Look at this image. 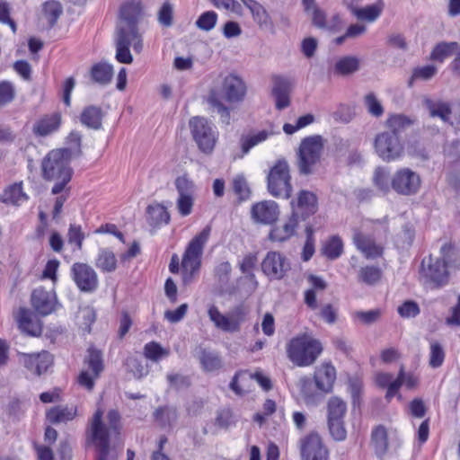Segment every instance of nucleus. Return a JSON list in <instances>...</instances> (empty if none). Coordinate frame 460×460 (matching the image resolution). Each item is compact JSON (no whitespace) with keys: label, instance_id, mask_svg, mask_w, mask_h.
<instances>
[{"label":"nucleus","instance_id":"nucleus-53","mask_svg":"<svg viewBox=\"0 0 460 460\" xmlns=\"http://www.w3.org/2000/svg\"><path fill=\"white\" fill-rule=\"evenodd\" d=\"M343 252V243L340 237H331L323 247V253L330 260H336Z\"/></svg>","mask_w":460,"mask_h":460},{"label":"nucleus","instance_id":"nucleus-42","mask_svg":"<svg viewBox=\"0 0 460 460\" xmlns=\"http://www.w3.org/2000/svg\"><path fill=\"white\" fill-rule=\"evenodd\" d=\"M272 134V131L264 129L243 136L241 138V147L243 154H247L252 147L266 141Z\"/></svg>","mask_w":460,"mask_h":460},{"label":"nucleus","instance_id":"nucleus-52","mask_svg":"<svg viewBox=\"0 0 460 460\" xmlns=\"http://www.w3.org/2000/svg\"><path fill=\"white\" fill-rule=\"evenodd\" d=\"M144 354L146 358L157 362L162 358H167L170 354V349L162 347L155 341H151L145 345Z\"/></svg>","mask_w":460,"mask_h":460},{"label":"nucleus","instance_id":"nucleus-1","mask_svg":"<svg viewBox=\"0 0 460 460\" xmlns=\"http://www.w3.org/2000/svg\"><path fill=\"white\" fill-rule=\"evenodd\" d=\"M107 423L103 420V411L98 408L89 421L88 438L97 451L96 460H113L111 438L119 434L120 415L118 411L111 410L107 413Z\"/></svg>","mask_w":460,"mask_h":460},{"label":"nucleus","instance_id":"nucleus-24","mask_svg":"<svg viewBox=\"0 0 460 460\" xmlns=\"http://www.w3.org/2000/svg\"><path fill=\"white\" fill-rule=\"evenodd\" d=\"M143 16L142 6L138 2H128L120 8L119 21L117 27L137 26Z\"/></svg>","mask_w":460,"mask_h":460},{"label":"nucleus","instance_id":"nucleus-14","mask_svg":"<svg viewBox=\"0 0 460 460\" xmlns=\"http://www.w3.org/2000/svg\"><path fill=\"white\" fill-rule=\"evenodd\" d=\"M421 186V179L418 172L410 168L398 169L391 179V187L398 194L411 196L419 192Z\"/></svg>","mask_w":460,"mask_h":460},{"label":"nucleus","instance_id":"nucleus-48","mask_svg":"<svg viewBox=\"0 0 460 460\" xmlns=\"http://www.w3.org/2000/svg\"><path fill=\"white\" fill-rule=\"evenodd\" d=\"M372 444L378 456L385 454L388 448V432L384 426H377L372 431Z\"/></svg>","mask_w":460,"mask_h":460},{"label":"nucleus","instance_id":"nucleus-15","mask_svg":"<svg viewBox=\"0 0 460 460\" xmlns=\"http://www.w3.org/2000/svg\"><path fill=\"white\" fill-rule=\"evenodd\" d=\"M262 272L270 280H280L290 270L288 258L279 252H268L261 264Z\"/></svg>","mask_w":460,"mask_h":460},{"label":"nucleus","instance_id":"nucleus-61","mask_svg":"<svg viewBox=\"0 0 460 460\" xmlns=\"http://www.w3.org/2000/svg\"><path fill=\"white\" fill-rule=\"evenodd\" d=\"M233 189L240 199L245 200L250 197V188L243 175H237L233 180Z\"/></svg>","mask_w":460,"mask_h":460},{"label":"nucleus","instance_id":"nucleus-31","mask_svg":"<svg viewBox=\"0 0 460 460\" xmlns=\"http://www.w3.org/2000/svg\"><path fill=\"white\" fill-rule=\"evenodd\" d=\"M385 4L383 0H377L375 4L365 7H351V13L361 21L375 22L382 13Z\"/></svg>","mask_w":460,"mask_h":460},{"label":"nucleus","instance_id":"nucleus-10","mask_svg":"<svg viewBox=\"0 0 460 460\" xmlns=\"http://www.w3.org/2000/svg\"><path fill=\"white\" fill-rule=\"evenodd\" d=\"M323 149V139L321 136H310L304 138L298 150V166L300 172L309 174L313 167L319 162Z\"/></svg>","mask_w":460,"mask_h":460},{"label":"nucleus","instance_id":"nucleus-45","mask_svg":"<svg viewBox=\"0 0 460 460\" xmlns=\"http://www.w3.org/2000/svg\"><path fill=\"white\" fill-rule=\"evenodd\" d=\"M95 319V311L90 305L79 307L75 315L76 324L86 332H90L91 325L94 323Z\"/></svg>","mask_w":460,"mask_h":460},{"label":"nucleus","instance_id":"nucleus-56","mask_svg":"<svg viewBox=\"0 0 460 460\" xmlns=\"http://www.w3.org/2000/svg\"><path fill=\"white\" fill-rule=\"evenodd\" d=\"M364 105L373 117L379 118L384 114V107L374 93H369L364 97Z\"/></svg>","mask_w":460,"mask_h":460},{"label":"nucleus","instance_id":"nucleus-44","mask_svg":"<svg viewBox=\"0 0 460 460\" xmlns=\"http://www.w3.org/2000/svg\"><path fill=\"white\" fill-rule=\"evenodd\" d=\"M60 125V115L56 113L43 118L34 126V133L39 136H47L56 131Z\"/></svg>","mask_w":460,"mask_h":460},{"label":"nucleus","instance_id":"nucleus-11","mask_svg":"<svg viewBox=\"0 0 460 460\" xmlns=\"http://www.w3.org/2000/svg\"><path fill=\"white\" fill-rule=\"evenodd\" d=\"M268 190L276 198L288 199L291 197L289 167L286 161H278L270 169L268 175Z\"/></svg>","mask_w":460,"mask_h":460},{"label":"nucleus","instance_id":"nucleus-43","mask_svg":"<svg viewBox=\"0 0 460 460\" xmlns=\"http://www.w3.org/2000/svg\"><path fill=\"white\" fill-rule=\"evenodd\" d=\"M459 47H460V45L456 41H452V42L443 41V42L438 43L434 47V49L430 54V58L435 61L443 62L448 57L455 55L456 52L457 51V49H459Z\"/></svg>","mask_w":460,"mask_h":460},{"label":"nucleus","instance_id":"nucleus-38","mask_svg":"<svg viewBox=\"0 0 460 460\" xmlns=\"http://www.w3.org/2000/svg\"><path fill=\"white\" fill-rule=\"evenodd\" d=\"M253 375L247 372H239L234 375L230 388L238 395H243L252 390Z\"/></svg>","mask_w":460,"mask_h":460},{"label":"nucleus","instance_id":"nucleus-37","mask_svg":"<svg viewBox=\"0 0 460 460\" xmlns=\"http://www.w3.org/2000/svg\"><path fill=\"white\" fill-rule=\"evenodd\" d=\"M28 199L23 192L22 183H15L4 190L1 195V200L5 204L20 206Z\"/></svg>","mask_w":460,"mask_h":460},{"label":"nucleus","instance_id":"nucleus-58","mask_svg":"<svg viewBox=\"0 0 460 460\" xmlns=\"http://www.w3.org/2000/svg\"><path fill=\"white\" fill-rule=\"evenodd\" d=\"M81 134L77 131H73L67 137L68 146L59 150H69V156L71 158L77 157L81 155Z\"/></svg>","mask_w":460,"mask_h":460},{"label":"nucleus","instance_id":"nucleus-62","mask_svg":"<svg viewBox=\"0 0 460 460\" xmlns=\"http://www.w3.org/2000/svg\"><path fill=\"white\" fill-rule=\"evenodd\" d=\"M381 315L378 309L369 311H357L353 314V318L363 324H371L376 323Z\"/></svg>","mask_w":460,"mask_h":460},{"label":"nucleus","instance_id":"nucleus-29","mask_svg":"<svg viewBox=\"0 0 460 460\" xmlns=\"http://www.w3.org/2000/svg\"><path fill=\"white\" fill-rule=\"evenodd\" d=\"M289 81L284 77L276 76L274 78L272 95L275 98L277 109L282 110L289 105Z\"/></svg>","mask_w":460,"mask_h":460},{"label":"nucleus","instance_id":"nucleus-35","mask_svg":"<svg viewBox=\"0 0 460 460\" xmlns=\"http://www.w3.org/2000/svg\"><path fill=\"white\" fill-rule=\"evenodd\" d=\"M154 419L162 428H172L178 420V412L172 406H162L154 411Z\"/></svg>","mask_w":460,"mask_h":460},{"label":"nucleus","instance_id":"nucleus-8","mask_svg":"<svg viewBox=\"0 0 460 460\" xmlns=\"http://www.w3.org/2000/svg\"><path fill=\"white\" fill-rule=\"evenodd\" d=\"M250 311L247 305L240 304L225 315L213 305L208 309V316L218 329L226 332H236L240 331L241 324L247 320Z\"/></svg>","mask_w":460,"mask_h":460},{"label":"nucleus","instance_id":"nucleus-36","mask_svg":"<svg viewBox=\"0 0 460 460\" xmlns=\"http://www.w3.org/2000/svg\"><path fill=\"white\" fill-rule=\"evenodd\" d=\"M75 406H56L47 412V419L51 423H61L72 420L76 416Z\"/></svg>","mask_w":460,"mask_h":460},{"label":"nucleus","instance_id":"nucleus-39","mask_svg":"<svg viewBox=\"0 0 460 460\" xmlns=\"http://www.w3.org/2000/svg\"><path fill=\"white\" fill-rule=\"evenodd\" d=\"M243 4L250 10L254 22L260 26L264 27L270 23V18L266 9L255 0H241Z\"/></svg>","mask_w":460,"mask_h":460},{"label":"nucleus","instance_id":"nucleus-9","mask_svg":"<svg viewBox=\"0 0 460 460\" xmlns=\"http://www.w3.org/2000/svg\"><path fill=\"white\" fill-rule=\"evenodd\" d=\"M192 137L204 154H211L217 141L218 133L215 125L204 117H194L190 120Z\"/></svg>","mask_w":460,"mask_h":460},{"label":"nucleus","instance_id":"nucleus-18","mask_svg":"<svg viewBox=\"0 0 460 460\" xmlns=\"http://www.w3.org/2000/svg\"><path fill=\"white\" fill-rule=\"evenodd\" d=\"M175 187L178 192L177 209L182 217H187L192 212L194 205V184L186 177H178Z\"/></svg>","mask_w":460,"mask_h":460},{"label":"nucleus","instance_id":"nucleus-41","mask_svg":"<svg viewBox=\"0 0 460 460\" xmlns=\"http://www.w3.org/2000/svg\"><path fill=\"white\" fill-rule=\"evenodd\" d=\"M95 266L102 272H113L117 268V259L113 252L100 249L95 260Z\"/></svg>","mask_w":460,"mask_h":460},{"label":"nucleus","instance_id":"nucleus-23","mask_svg":"<svg viewBox=\"0 0 460 460\" xmlns=\"http://www.w3.org/2000/svg\"><path fill=\"white\" fill-rule=\"evenodd\" d=\"M300 219L296 214H291L283 224L275 226L270 229L269 239L271 242L283 243L289 240L296 233Z\"/></svg>","mask_w":460,"mask_h":460},{"label":"nucleus","instance_id":"nucleus-63","mask_svg":"<svg viewBox=\"0 0 460 460\" xmlns=\"http://www.w3.org/2000/svg\"><path fill=\"white\" fill-rule=\"evenodd\" d=\"M15 96L13 84L7 81L0 82V106L10 103Z\"/></svg>","mask_w":460,"mask_h":460},{"label":"nucleus","instance_id":"nucleus-40","mask_svg":"<svg viewBox=\"0 0 460 460\" xmlns=\"http://www.w3.org/2000/svg\"><path fill=\"white\" fill-rule=\"evenodd\" d=\"M102 111L97 106L86 107L81 114V122L93 129H99L102 126Z\"/></svg>","mask_w":460,"mask_h":460},{"label":"nucleus","instance_id":"nucleus-54","mask_svg":"<svg viewBox=\"0 0 460 460\" xmlns=\"http://www.w3.org/2000/svg\"><path fill=\"white\" fill-rule=\"evenodd\" d=\"M391 179L392 177L389 176V172L386 169L378 167L375 170L373 181L378 190L385 193L388 192L392 189Z\"/></svg>","mask_w":460,"mask_h":460},{"label":"nucleus","instance_id":"nucleus-47","mask_svg":"<svg viewBox=\"0 0 460 460\" xmlns=\"http://www.w3.org/2000/svg\"><path fill=\"white\" fill-rule=\"evenodd\" d=\"M347 412V405L344 401L338 397H332L327 404V420H344Z\"/></svg>","mask_w":460,"mask_h":460},{"label":"nucleus","instance_id":"nucleus-51","mask_svg":"<svg viewBox=\"0 0 460 460\" xmlns=\"http://www.w3.org/2000/svg\"><path fill=\"white\" fill-rule=\"evenodd\" d=\"M113 75V66L107 63H99L93 66L92 76L97 83L108 84Z\"/></svg>","mask_w":460,"mask_h":460},{"label":"nucleus","instance_id":"nucleus-3","mask_svg":"<svg viewBox=\"0 0 460 460\" xmlns=\"http://www.w3.org/2000/svg\"><path fill=\"white\" fill-rule=\"evenodd\" d=\"M71 160L69 150L58 149L50 151L43 159L42 172L44 179L55 181L52 188L53 194L61 193L71 181L73 174V170L70 167Z\"/></svg>","mask_w":460,"mask_h":460},{"label":"nucleus","instance_id":"nucleus-30","mask_svg":"<svg viewBox=\"0 0 460 460\" xmlns=\"http://www.w3.org/2000/svg\"><path fill=\"white\" fill-rule=\"evenodd\" d=\"M418 384V376L411 373H405L404 370L401 368L397 378L393 381L389 391H386L385 398L390 401L398 393L402 385H404L407 389H414Z\"/></svg>","mask_w":460,"mask_h":460},{"label":"nucleus","instance_id":"nucleus-49","mask_svg":"<svg viewBox=\"0 0 460 460\" xmlns=\"http://www.w3.org/2000/svg\"><path fill=\"white\" fill-rule=\"evenodd\" d=\"M412 124V120L403 114H391L386 119L385 125L389 130L386 132L400 133Z\"/></svg>","mask_w":460,"mask_h":460},{"label":"nucleus","instance_id":"nucleus-21","mask_svg":"<svg viewBox=\"0 0 460 460\" xmlns=\"http://www.w3.org/2000/svg\"><path fill=\"white\" fill-rule=\"evenodd\" d=\"M31 305L37 313L41 315H48L56 310V295L53 291L38 288L32 292Z\"/></svg>","mask_w":460,"mask_h":460},{"label":"nucleus","instance_id":"nucleus-6","mask_svg":"<svg viewBox=\"0 0 460 460\" xmlns=\"http://www.w3.org/2000/svg\"><path fill=\"white\" fill-rule=\"evenodd\" d=\"M211 227L207 226L199 234L189 243L181 261L183 270V281L185 284L191 281L193 275L199 270L205 244L208 243Z\"/></svg>","mask_w":460,"mask_h":460},{"label":"nucleus","instance_id":"nucleus-64","mask_svg":"<svg viewBox=\"0 0 460 460\" xmlns=\"http://www.w3.org/2000/svg\"><path fill=\"white\" fill-rule=\"evenodd\" d=\"M328 427L332 437L337 441H342L347 437L344 420H328Z\"/></svg>","mask_w":460,"mask_h":460},{"label":"nucleus","instance_id":"nucleus-59","mask_svg":"<svg viewBox=\"0 0 460 460\" xmlns=\"http://www.w3.org/2000/svg\"><path fill=\"white\" fill-rule=\"evenodd\" d=\"M445 359V352L442 346L437 342L432 341L430 343V352H429V365L436 368L440 367Z\"/></svg>","mask_w":460,"mask_h":460},{"label":"nucleus","instance_id":"nucleus-27","mask_svg":"<svg viewBox=\"0 0 460 460\" xmlns=\"http://www.w3.org/2000/svg\"><path fill=\"white\" fill-rule=\"evenodd\" d=\"M336 380L335 367L329 364H322L315 371L314 381L318 389L323 392L328 393L332 389L333 384Z\"/></svg>","mask_w":460,"mask_h":460},{"label":"nucleus","instance_id":"nucleus-12","mask_svg":"<svg viewBox=\"0 0 460 460\" xmlns=\"http://www.w3.org/2000/svg\"><path fill=\"white\" fill-rule=\"evenodd\" d=\"M420 278L431 288H440L448 282L449 272L440 258L423 259L420 268Z\"/></svg>","mask_w":460,"mask_h":460},{"label":"nucleus","instance_id":"nucleus-4","mask_svg":"<svg viewBox=\"0 0 460 460\" xmlns=\"http://www.w3.org/2000/svg\"><path fill=\"white\" fill-rule=\"evenodd\" d=\"M288 359L297 367H308L314 363L323 351L321 342L308 333L293 337L286 345Z\"/></svg>","mask_w":460,"mask_h":460},{"label":"nucleus","instance_id":"nucleus-20","mask_svg":"<svg viewBox=\"0 0 460 460\" xmlns=\"http://www.w3.org/2000/svg\"><path fill=\"white\" fill-rule=\"evenodd\" d=\"M292 214H296L297 218L305 220L310 215L315 213L317 199L313 192L301 190L296 200L291 201Z\"/></svg>","mask_w":460,"mask_h":460},{"label":"nucleus","instance_id":"nucleus-7","mask_svg":"<svg viewBox=\"0 0 460 460\" xmlns=\"http://www.w3.org/2000/svg\"><path fill=\"white\" fill-rule=\"evenodd\" d=\"M374 149L377 156L385 163L400 161L405 154L403 141L395 132L378 133L374 140Z\"/></svg>","mask_w":460,"mask_h":460},{"label":"nucleus","instance_id":"nucleus-32","mask_svg":"<svg viewBox=\"0 0 460 460\" xmlns=\"http://www.w3.org/2000/svg\"><path fill=\"white\" fill-rule=\"evenodd\" d=\"M146 221L153 227L167 225L170 221V214L165 207L161 204H151L146 208Z\"/></svg>","mask_w":460,"mask_h":460},{"label":"nucleus","instance_id":"nucleus-2","mask_svg":"<svg viewBox=\"0 0 460 460\" xmlns=\"http://www.w3.org/2000/svg\"><path fill=\"white\" fill-rule=\"evenodd\" d=\"M219 85H214L209 90L208 102L220 115L225 124L230 122V110L224 103H239L245 98L247 87L243 79L236 74L220 75Z\"/></svg>","mask_w":460,"mask_h":460},{"label":"nucleus","instance_id":"nucleus-55","mask_svg":"<svg viewBox=\"0 0 460 460\" xmlns=\"http://www.w3.org/2000/svg\"><path fill=\"white\" fill-rule=\"evenodd\" d=\"M381 270L374 266L362 267L359 270L358 279L367 285H375L381 279Z\"/></svg>","mask_w":460,"mask_h":460},{"label":"nucleus","instance_id":"nucleus-25","mask_svg":"<svg viewBox=\"0 0 460 460\" xmlns=\"http://www.w3.org/2000/svg\"><path fill=\"white\" fill-rule=\"evenodd\" d=\"M19 329L31 336H38L42 328L39 319L28 309L20 308L16 316Z\"/></svg>","mask_w":460,"mask_h":460},{"label":"nucleus","instance_id":"nucleus-22","mask_svg":"<svg viewBox=\"0 0 460 460\" xmlns=\"http://www.w3.org/2000/svg\"><path fill=\"white\" fill-rule=\"evenodd\" d=\"M279 216V206L272 200L258 202L252 208V217L257 223L270 225L275 222Z\"/></svg>","mask_w":460,"mask_h":460},{"label":"nucleus","instance_id":"nucleus-5","mask_svg":"<svg viewBox=\"0 0 460 460\" xmlns=\"http://www.w3.org/2000/svg\"><path fill=\"white\" fill-rule=\"evenodd\" d=\"M116 56L115 58L121 64H131L133 57L130 53L131 47L136 53L143 49V36L138 26L117 27L115 33Z\"/></svg>","mask_w":460,"mask_h":460},{"label":"nucleus","instance_id":"nucleus-46","mask_svg":"<svg viewBox=\"0 0 460 460\" xmlns=\"http://www.w3.org/2000/svg\"><path fill=\"white\" fill-rule=\"evenodd\" d=\"M426 106L431 117H438L444 122H448L452 108L449 103L442 101H426Z\"/></svg>","mask_w":460,"mask_h":460},{"label":"nucleus","instance_id":"nucleus-17","mask_svg":"<svg viewBox=\"0 0 460 460\" xmlns=\"http://www.w3.org/2000/svg\"><path fill=\"white\" fill-rule=\"evenodd\" d=\"M302 460H329V451L321 437L311 433L300 440Z\"/></svg>","mask_w":460,"mask_h":460},{"label":"nucleus","instance_id":"nucleus-60","mask_svg":"<svg viewBox=\"0 0 460 460\" xmlns=\"http://www.w3.org/2000/svg\"><path fill=\"white\" fill-rule=\"evenodd\" d=\"M85 235L79 225L72 224L68 229L67 241L69 244H75L76 250H81Z\"/></svg>","mask_w":460,"mask_h":460},{"label":"nucleus","instance_id":"nucleus-28","mask_svg":"<svg viewBox=\"0 0 460 460\" xmlns=\"http://www.w3.org/2000/svg\"><path fill=\"white\" fill-rule=\"evenodd\" d=\"M353 242L358 250L367 259L376 258L383 252V248L380 245L376 244L370 236L360 232L354 234Z\"/></svg>","mask_w":460,"mask_h":460},{"label":"nucleus","instance_id":"nucleus-26","mask_svg":"<svg viewBox=\"0 0 460 460\" xmlns=\"http://www.w3.org/2000/svg\"><path fill=\"white\" fill-rule=\"evenodd\" d=\"M63 14V5L58 0H47L41 4L39 19L49 28H52Z\"/></svg>","mask_w":460,"mask_h":460},{"label":"nucleus","instance_id":"nucleus-34","mask_svg":"<svg viewBox=\"0 0 460 460\" xmlns=\"http://www.w3.org/2000/svg\"><path fill=\"white\" fill-rule=\"evenodd\" d=\"M360 67V59L356 56H345L340 58L334 64L333 74L337 75H349Z\"/></svg>","mask_w":460,"mask_h":460},{"label":"nucleus","instance_id":"nucleus-57","mask_svg":"<svg viewBox=\"0 0 460 460\" xmlns=\"http://www.w3.org/2000/svg\"><path fill=\"white\" fill-rule=\"evenodd\" d=\"M217 14L214 11H207L198 18L196 21V26L205 31H209L217 24Z\"/></svg>","mask_w":460,"mask_h":460},{"label":"nucleus","instance_id":"nucleus-13","mask_svg":"<svg viewBox=\"0 0 460 460\" xmlns=\"http://www.w3.org/2000/svg\"><path fill=\"white\" fill-rule=\"evenodd\" d=\"M84 365V367L78 376V383L91 391L94 386L95 380L99 378L103 370L102 352L94 348H89Z\"/></svg>","mask_w":460,"mask_h":460},{"label":"nucleus","instance_id":"nucleus-50","mask_svg":"<svg viewBox=\"0 0 460 460\" xmlns=\"http://www.w3.org/2000/svg\"><path fill=\"white\" fill-rule=\"evenodd\" d=\"M199 359L203 369L208 372L219 369L222 365L219 356L207 349H200Z\"/></svg>","mask_w":460,"mask_h":460},{"label":"nucleus","instance_id":"nucleus-19","mask_svg":"<svg viewBox=\"0 0 460 460\" xmlns=\"http://www.w3.org/2000/svg\"><path fill=\"white\" fill-rule=\"evenodd\" d=\"M20 361L29 373L40 376L52 365L53 358L49 352L42 350L38 353H22Z\"/></svg>","mask_w":460,"mask_h":460},{"label":"nucleus","instance_id":"nucleus-16","mask_svg":"<svg viewBox=\"0 0 460 460\" xmlns=\"http://www.w3.org/2000/svg\"><path fill=\"white\" fill-rule=\"evenodd\" d=\"M71 276L75 285L82 292H94L99 286L97 273L86 263H74L71 268Z\"/></svg>","mask_w":460,"mask_h":460},{"label":"nucleus","instance_id":"nucleus-33","mask_svg":"<svg viewBox=\"0 0 460 460\" xmlns=\"http://www.w3.org/2000/svg\"><path fill=\"white\" fill-rule=\"evenodd\" d=\"M440 259L447 269L460 270V249L452 243L441 246Z\"/></svg>","mask_w":460,"mask_h":460}]
</instances>
